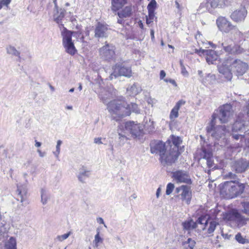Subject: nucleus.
<instances>
[{"instance_id": "obj_1", "label": "nucleus", "mask_w": 249, "mask_h": 249, "mask_svg": "<svg viewBox=\"0 0 249 249\" xmlns=\"http://www.w3.org/2000/svg\"><path fill=\"white\" fill-rule=\"evenodd\" d=\"M248 64L239 59H234L230 56L225 58L221 66L218 67L219 73L224 75L229 81L232 77V72L236 75H243L248 69Z\"/></svg>"}, {"instance_id": "obj_2", "label": "nucleus", "mask_w": 249, "mask_h": 249, "mask_svg": "<svg viewBox=\"0 0 249 249\" xmlns=\"http://www.w3.org/2000/svg\"><path fill=\"white\" fill-rule=\"evenodd\" d=\"M107 109L112 119L116 121L130 114V106H126V103L119 100L110 101L107 104Z\"/></svg>"}, {"instance_id": "obj_3", "label": "nucleus", "mask_w": 249, "mask_h": 249, "mask_svg": "<svg viewBox=\"0 0 249 249\" xmlns=\"http://www.w3.org/2000/svg\"><path fill=\"white\" fill-rule=\"evenodd\" d=\"M245 184L235 181H225L220 188V194L225 198L231 199L242 194Z\"/></svg>"}, {"instance_id": "obj_4", "label": "nucleus", "mask_w": 249, "mask_h": 249, "mask_svg": "<svg viewBox=\"0 0 249 249\" xmlns=\"http://www.w3.org/2000/svg\"><path fill=\"white\" fill-rule=\"evenodd\" d=\"M233 116V110L232 106L230 104H226L220 106L214 111L211 121L217 122L218 120L220 123L225 124L228 123Z\"/></svg>"}, {"instance_id": "obj_5", "label": "nucleus", "mask_w": 249, "mask_h": 249, "mask_svg": "<svg viewBox=\"0 0 249 249\" xmlns=\"http://www.w3.org/2000/svg\"><path fill=\"white\" fill-rule=\"evenodd\" d=\"M217 122L211 121L206 127L207 133L209 136H211L215 140L219 141L221 139L220 145L222 146L225 142V136L228 130L225 125L215 126Z\"/></svg>"}, {"instance_id": "obj_6", "label": "nucleus", "mask_w": 249, "mask_h": 249, "mask_svg": "<svg viewBox=\"0 0 249 249\" xmlns=\"http://www.w3.org/2000/svg\"><path fill=\"white\" fill-rule=\"evenodd\" d=\"M248 118L243 113L238 115L237 118L232 125V132H244L249 134V118L248 121H245Z\"/></svg>"}, {"instance_id": "obj_7", "label": "nucleus", "mask_w": 249, "mask_h": 249, "mask_svg": "<svg viewBox=\"0 0 249 249\" xmlns=\"http://www.w3.org/2000/svg\"><path fill=\"white\" fill-rule=\"evenodd\" d=\"M72 32L66 29L62 33V44L65 48V52L71 55H73L76 53L77 50L72 41Z\"/></svg>"}, {"instance_id": "obj_8", "label": "nucleus", "mask_w": 249, "mask_h": 249, "mask_svg": "<svg viewBox=\"0 0 249 249\" xmlns=\"http://www.w3.org/2000/svg\"><path fill=\"white\" fill-rule=\"evenodd\" d=\"M179 155L178 151H177V148L175 147L174 150L170 148H168L165 151L160 157V160L164 166L170 165L175 163L177 160Z\"/></svg>"}, {"instance_id": "obj_9", "label": "nucleus", "mask_w": 249, "mask_h": 249, "mask_svg": "<svg viewBox=\"0 0 249 249\" xmlns=\"http://www.w3.org/2000/svg\"><path fill=\"white\" fill-rule=\"evenodd\" d=\"M113 71L109 77L110 80L116 78L119 76H123L128 78L132 76V71L130 67H125L122 64H116L113 67Z\"/></svg>"}, {"instance_id": "obj_10", "label": "nucleus", "mask_w": 249, "mask_h": 249, "mask_svg": "<svg viewBox=\"0 0 249 249\" xmlns=\"http://www.w3.org/2000/svg\"><path fill=\"white\" fill-rule=\"evenodd\" d=\"M225 219L239 227L246 225L247 221L249 219L245 218L236 210H233L227 213L225 215Z\"/></svg>"}, {"instance_id": "obj_11", "label": "nucleus", "mask_w": 249, "mask_h": 249, "mask_svg": "<svg viewBox=\"0 0 249 249\" xmlns=\"http://www.w3.org/2000/svg\"><path fill=\"white\" fill-rule=\"evenodd\" d=\"M216 24L219 29L223 32L229 33L231 31L235 33H240L237 27L233 26L230 21H228L225 17H219L216 20Z\"/></svg>"}, {"instance_id": "obj_12", "label": "nucleus", "mask_w": 249, "mask_h": 249, "mask_svg": "<svg viewBox=\"0 0 249 249\" xmlns=\"http://www.w3.org/2000/svg\"><path fill=\"white\" fill-rule=\"evenodd\" d=\"M229 4L230 1L228 0H209L207 2L202 3L199 6V9L204 8L202 12L208 10L211 12L212 8H222Z\"/></svg>"}, {"instance_id": "obj_13", "label": "nucleus", "mask_w": 249, "mask_h": 249, "mask_svg": "<svg viewBox=\"0 0 249 249\" xmlns=\"http://www.w3.org/2000/svg\"><path fill=\"white\" fill-rule=\"evenodd\" d=\"M169 144V141H167L164 143L160 141L154 140L152 141L150 144V151L152 154H159L160 157L168 148Z\"/></svg>"}, {"instance_id": "obj_14", "label": "nucleus", "mask_w": 249, "mask_h": 249, "mask_svg": "<svg viewBox=\"0 0 249 249\" xmlns=\"http://www.w3.org/2000/svg\"><path fill=\"white\" fill-rule=\"evenodd\" d=\"M175 193L178 194V196H180V199L185 201L187 204L190 203L192 198V191L190 187L187 185H182L177 187Z\"/></svg>"}, {"instance_id": "obj_15", "label": "nucleus", "mask_w": 249, "mask_h": 249, "mask_svg": "<svg viewBox=\"0 0 249 249\" xmlns=\"http://www.w3.org/2000/svg\"><path fill=\"white\" fill-rule=\"evenodd\" d=\"M114 51V46L106 42L105 45L99 49V54L103 59L108 60L113 58L115 55Z\"/></svg>"}, {"instance_id": "obj_16", "label": "nucleus", "mask_w": 249, "mask_h": 249, "mask_svg": "<svg viewBox=\"0 0 249 249\" xmlns=\"http://www.w3.org/2000/svg\"><path fill=\"white\" fill-rule=\"evenodd\" d=\"M110 28L107 24L98 22L94 30V36L98 39L107 38L109 35Z\"/></svg>"}, {"instance_id": "obj_17", "label": "nucleus", "mask_w": 249, "mask_h": 249, "mask_svg": "<svg viewBox=\"0 0 249 249\" xmlns=\"http://www.w3.org/2000/svg\"><path fill=\"white\" fill-rule=\"evenodd\" d=\"M231 167L237 173H244L249 168V160L246 159H240L235 160Z\"/></svg>"}, {"instance_id": "obj_18", "label": "nucleus", "mask_w": 249, "mask_h": 249, "mask_svg": "<svg viewBox=\"0 0 249 249\" xmlns=\"http://www.w3.org/2000/svg\"><path fill=\"white\" fill-rule=\"evenodd\" d=\"M173 178L177 183H191L190 177L186 171L178 170L173 173Z\"/></svg>"}, {"instance_id": "obj_19", "label": "nucleus", "mask_w": 249, "mask_h": 249, "mask_svg": "<svg viewBox=\"0 0 249 249\" xmlns=\"http://www.w3.org/2000/svg\"><path fill=\"white\" fill-rule=\"evenodd\" d=\"M124 130L137 137L140 136L142 130L140 124H135L133 122H126L124 125Z\"/></svg>"}, {"instance_id": "obj_20", "label": "nucleus", "mask_w": 249, "mask_h": 249, "mask_svg": "<svg viewBox=\"0 0 249 249\" xmlns=\"http://www.w3.org/2000/svg\"><path fill=\"white\" fill-rule=\"evenodd\" d=\"M247 14V10L242 7L233 11L231 15V18L234 21L239 22L244 20Z\"/></svg>"}, {"instance_id": "obj_21", "label": "nucleus", "mask_w": 249, "mask_h": 249, "mask_svg": "<svg viewBox=\"0 0 249 249\" xmlns=\"http://www.w3.org/2000/svg\"><path fill=\"white\" fill-rule=\"evenodd\" d=\"M200 81L204 85L208 86L212 84L215 80V75L211 73L203 74L201 71H198Z\"/></svg>"}, {"instance_id": "obj_22", "label": "nucleus", "mask_w": 249, "mask_h": 249, "mask_svg": "<svg viewBox=\"0 0 249 249\" xmlns=\"http://www.w3.org/2000/svg\"><path fill=\"white\" fill-rule=\"evenodd\" d=\"M218 58L217 53L213 50H208L206 52V61L209 64H213Z\"/></svg>"}, {"instance_id": "obj_23", "label": "nucleus", "mask_w": 249, "mask_h": 249, "mask_svg": "<svg viewBox=\"0 0 249 249\" xmlns=\"http://www.w3.org/2000/svg\"><path fill=\"white\" fill-rule=\"evenodd\" d=\"M90 171L85 167L82 166L79 169V173L77 176L79 180L81 182H85V180L86 178L89 177Z\"/></svg>"}, {"instance_id": "obj_24", "label": "nucleus", "mask_w": 249, "mask_h": 249, "mask_svg": "<svg viewBox=\"0 0 249 249\" xmlns=\"http://www.w3.org/2000/svg\"><path fill=\"white\" fill-rule=\"evenodd\" d=\"M167 141L170 142L168 148H170L171 146V149L174 150V149H175V147H176L177 151H178V146L182 142L181 139L179 137H176L172 135L171 138V140H169Z\"/></svg>"}, {"instance_id": "obj_25", "label": "nucleus", "mask_w": 249, "mask_h": 249, "mask_svg": "<svg viewBox=\"0 0 249 249\" xmlns=\"http://www.w3.org/2000/svg\"><path fill=\"white\" fill-rule=\"evenodd\" d=\"M132 8L131 6L125 7L121 11L118 12L117 15L120 18L130 17L132 14Z\"/></svg>"}, {"instance_id": "obj_26", "label": "nucleus", "mask_w": 249, "mask_h": 249, "mask_svg": "<svg viewBox=\"0 0 249 249\" xmlns=\"http://www.w3.org/2000/svg\"><path fill=\"white\" fill-rule=\"evenodd\" d=\"M66 11L64 9L60 8L54 10L53 18L57 23H59L65 16Z\"/></svg>"}, {"instance_id": "obj_27", "label": "nucleus", "mask_w": 249, "mask_h": 249, "mask_svg": "<svg viewBox=\"0 0 249 249\" xmlns=\"http://www.w3.org/2000/svg\"><path fill=\"white\" fill-rule=\"evenodd\" d=\"M126 3V0H111L112 10L116 12Z\"/></svg>"}, {"instance_id": "obj_28", "label": "nucleus", "mask_w": 249, "mask_h": 249, "mask_svg": "<svg viewBox=\"0 0 249 249\" xmlns=\"http://www.w3.org/2000/svg\"><path fill=\"white\" fill-rule=\"evenodd\" d=\"M141 90V88L137 83H134L133 85L127 88V92L130 95H136L140 93Z\"/></svg>"}, {"instance_id": "obj_29", "label": "nucleus", "mask_w": 249, "mask_h": 249, "mask_svg": "<svg viewBox=\"0 0 249 249\" xmlns=\"http://www.w3.org/2000/svg\"><path fill=\"white\" fill-rule=\"evenodd\" d=\"M100 96L103 103L107 105L109 103V100L113 98V93L109 91L105 90L100 94Z\"/></svg>"}, {"instance_id": "obj_30", "label": "nucleus", "mask_w": 249, "mask_h": 249, "mask_svg": "<svg viewBox=\"0 0 249 249\" xmlns=\"http://www.w3.org/2000/svg\"><path fill=\"white\" fill-rule=\"evenodd\" d=\"M182 226L184 229L191 230L196 228L197 223H195L193 220H190L182 223Z\"/></svg>"}, {"instance_id": "obj_31", "label": "nucleus", "mask_w": 249, "mask_h": 249, "mask_svg": "<svg viewBox=\"0 0 249 249\" xmlns=\"http://www.w3.org/2000/svg\"><path fill=\"white\" fill-rule=\"evenodd\" d=\"M17 191L18 192V195L20 196L21 199L20 201L22 202L24 199V196H26L27 193V190L26 189V186H20L18 185L17 186Z\"/></svg>"}, {"instance_id": "obj_32", "label": "nucleus", "mask_w": 249, "mask_h": 249, "mask_svg": "<svg viewBox=\"0 0 249 249\" xmlns=\"http://www.w3.org/2000/svg\"><path fill=\"white\" fill-rule=\"evenodd\" d=\"M126 132L124 130L123 132H118L119 140L118 143L120 146H123L128 140V138L126 136Z\"/></svg>"}, {"instance_id": "obj_33", "label": "nucleus", "mask_w": 249, "mask_h": 249, "mask_svg": "<svg viewBox=\"0 0 249 249\" xmlns=\"http://www.w3.org/2000/svg\"><path fill=\"white\" fill-rule=\"evenodd\" d=\"M17 243L16 240L13 237H11L5 244V249H17Z\"/></svg>"}, {"instance_id": "obj_34", "label": "nucleus", "mask_w": 249, "mask_h": 249, "mask_svg": "<svg viewBox=\"0 0 249 249\" xmlns=\"http://www.w3.org/2000/svg\"><path fill=\"white\" fill-rule=\"evenodd\" d=\"M237 46L233 47L232 44L231 43L230 45H228V46H225L223 49L225 51V52L230 53H240V52H238L237 51Z\"/></svg>"}, {"instance_id": "obj_35", "label": "nucleus", "mask_w": 249, "mask_h": 249, "mask_svg": "<svg viewBox=\"0 0 249 249\" xmlns=\"http://www.w3.org/2000/svg\"><path fill=\"white\" fill-rule=\"evenodd\" d=\"M201 156L203 159L207 160L209 159H212L213 154L211 150L207 149L205 148H203Z\"/></svg>"}, {"instance_id": "obj_36", "label": "nucleus", "mask_w": 249, "mask_h": 249, "mask_svg": "<svg viewBox=\"0 0 249 249\" xmlns=\"http://www.w3.org/2000/svg\"><path fill=\"white\" fill-rule=\"evenodd\" d=\"M195 223H197V224H200V225H203L204 224V227H203L202 229L204 231L205 230L206 228V225L208 224V221L207 217L206 216H201L198 218V219L196 220Z\"/></svg>"}, {"instance_id": "obj_37", "label": "nucleus", "mask_w": 249, "mask_h": 249, "mask_svg": "<svg viewBox=\"0 0 249 249\" xmlns=\"http://www.w3.org/2000/svg\"><path fill=\"white\" fill-rule=\"evenodd\" d=\"M218 225V223L214 221H212L210 222L209 227L208 228L207 232L209 234H212L214 231L216 227Z\"/></svg>"}, {"instance_id": "obj_38", "label": "nucleus", "mask_w": 249, "mask_h": 249, "mask_svg": "<svg viewBox=\"0 0 249 249\" xmlns=\"http://www.w3.org/2000/svg\"><path fill=\"white\" fill-rule=\"evenodd\" d=\"M7 53L9 54L14 55L15 56H18L19 53L16 49L13 46H10L7 48Z\"/></svg>"}, {"instance_id": "obj_39", "label": "nucleus", "mask_w": 249, "mask_h": 249, "mask_svg": "<svg viewBox=\"0 0 249 249\" xmlns=\"http://www.w3.org/2000/svg\"><path fill=\"white\" fill-rule=\"evenodd\" d=\"M41 202L43 204H46L48 199V194L45 190L42 189L41 191Z\"/></svg>"}, {"instance_id": "obj_40", "label": "nucleus", "mask_w": 249, "mask_h": 249, "mask_svg": "<svg viewBox=\"0 0 249 249\" xmlns=\"http://www.w3.org/2000/svg\"><path fill=\"white\" fill-rule=\"evenodd\" d=\"M224 178L226 179H233V181H235V182H237L236 179H238L237 175L231 172L225 174L224 175Z\"/></svg>"}, {"instance_id": "obj_41", "label": "nucleus", "mask_w": 249, "mask_h": 249, "mask_svg": "<svg viewBox=\"0 0 249 249\" xmlns=\"http://www.w3.org/2000/svg\"><path fill=\"white\" fill-rule=\"evenodd\" d=\"M144 128L149 132L153 131L154 130L153 122L150 120L148 123L147 122L144 124Z\"/></svg>"}, {"instance_id": "obj_42", "label": "nucleus", "mask_w": 249, "mask_h": 249, "mask_svg": "<svg viewBox=\"0 0 249 249\" xmlns=\"http://www.w3.org/2000/svg\"><path fill=\"white\" fill-rule=\"evenodd\" d=\"M157 2L155 0H152L147 5L148 12H155Z\"/></svg>"}, {"instance_id": "obj_43", "label": "nucleus", "mask_w": 249, "mask_h": 249, "mask_svg": "<svg viewBox=\"0 0 249 249\" xmlns=\"http://www.w3.org/2000/svg\"><path fill=\"white\" fill-rule=\"evenodd\" d=\"M178 110L173 107L170 114V119L171 120H174L175 119L178 118Z\"/></svg>"}, {"instance_id": "obj_44", "label": "nucleus", "mask_w": 249, "mask_h": 249, "mask_svg": "<svg viewBox=\"0 0 249 249\" xmlns=\"http://www.w3.org/2000/svg\"><path fill=\"white\" fill-rule=\"evenodd\" d=\"M126 106H130V112L132 111L137 114L140 113V110L139 109L137 104L131 103V104L128 105L126 104Z\"/></svg>"}, {"instance_id": "obj_45", "label": "nucleus", "mask_w": 249, "mask_h": 249, "mask_svg": "<svg viewBox=\"0 0 249 249\" xmlns=\"http://www.w3.org/2000/svg\"><path fill=\"white\" fill-rule=\"evenodd\" d=\"M244 213L249 215V202H244L241 203Z\"/></svg>"}, {"instance_id": "obj_46", "label": "nucleus", "mask_w": 249, "mask_h": 249, "mask_svg": "<svg viewBox=\"0 0 249 249\" xmlns=\"http://www.w3.org/2000/svg\"><path fill=\"white\" fill-rule=\"evenodd\" d=\"M102 242L103 239L100 237L99 235V232L98 231L97 233L95 235L94 240L93 241L95 247H98L99 243H102Z\"/></svg>"}, {"instance_id": "obj_47", "label": "nucleus", "mask_w": 249, "mask_h": 249, "mask_svg": "<svg viewBox=\"0 0 249 249\" xmlns=\"http://www.w3.org/2000/svg\"><path fill=\"white\" fill-rule=\"evenodd\" d=\"M188 244V247L186 249H194L196 245V242L192 240L191 238H188L186 243Z\"/></svg>"}, {"instance_id": "obj_48", "label": "nucleus", "mask_w": 249, "mask_h": 249, "mask_svg": "<svg viewBox=\"0 0 249 249\" xmlns=\"http://www.w3.org/2000/svg\"><path fill=\"white\" fill-rule=\"evenodd\" d=\"M175 188L174 184L172 183H169L166 186V194L170 195L173 192Z\"/></svg>"}, {"instance_id": "obj_49", "label": "nucleus", "mask_w": 249, "mask_h": 249, "mask_svg": "<svg viewBox=\"0 0 249 249\" xmlns=\"http://www.w3.org/2000/svg\"><path fill=\"white\" fill-rule=\"evenodd\" d=\"M235 238L240 243L245 244L246 243V239L243 237L240 233H238L235 235Z\"/></svg>"}, {"instance_id": "obj_50", "label": "nucleus", "mask_w": 249, "mask_h": 249, "mask_svg": "<svg viewBox=\"0 0 249 249\" xmlns=\"http://www.w3.org/2000/svg\"><path fill=\"white\" fill-rule=\"evenodd\" d=\"M71 234V232L69 231V232L64 234L63 235H58L57 236V239L60 241H62L67 239Z\"/></svg>"}, {"instance_id": "obj_51", "label": "nucleus", "mask_w": 249, "mask_h": 249, "mask_svg": "<svg viewBox=\"0 0 249 249\" xmlns=\"http://www.w3.org/2000/svg\"><path fill=\"white\" fill-rule=\"evenodd\" d=\"M186 102L183 100H179L176 104L174 108L177 109V110H179L180 107L185 105Z\"/></svg>"}, {"instance_id": "obj_52", "label": "nucleus", "mask_w": 249, "mask_h": 249, "mask_svg": "<svg viewBox=\"0 0 249 249\" xmlns=\"http://www.w3.org/2000/svg\"><path fill=\"white\" fill-rule=\"evenodd\" d=\"M235 132H233L232 134V138L236 140H238L239 139H242L244 138V135L242 134H235Z\"/></svg>"}, {"instance_id": "obj_53", "label": "nucleus", "mask_w": 249, "mask_h": 249, "mask_svg": "<svg viewBox=\"0 0 249 249\" xmlns=\"http://www.w3.org/2000/svg\"><path fill=\"white\" fill-rule=\"evenodd\" d=\"M62 144V141L61 140H58L57 142V144L56 146V149L57 152L56 157H58V155L60 152V145Z\"/></svg>"}, {"instance_id": "obj_54", "label": "nucleus", "mask_w": 249, "mask_h": 249, "mask_svg": "<svg viewBox=\"0 0 249 249\" xmlns=\"http://www.w3.org/2000/svg\"><path fill=\"white\" fill-rule=\"evenodd\" d=\"M243 111L244 112L243 113L249 118V100L248 105L245 107Z\"/></svg>"}, {"instance_id": "obj_55", "label": "nucleus", "mask_w": 249, "mask_h": 249, "mask_svg": "<svg viewBox=\"0 0 249 249\" xmlns=\"http://www.w3.org/2000/svg\"><path fill=\"white\" fill-rule=\"evenodd\" d=\"M11 1V0H0V3H1V4L3 6H7L10 4Z\"/></svg>"}, {"instance_id": "obj_56", "label": "nucleus", "mask_w": 249, "mask_h": 249, "mask_svg": "<svg viewBox=\"0 0 249 249\" xmlns=\"http://www.w3.org/2000/svg\"><path fill=\"white\" fill-rule=\"evenodd\" d=\"M146 17L153 21L155 18L154 12H148V16Z\"/></svg>"}, {"instance_id": "obj_57", "label": "nucleus", "mask_w": 249, "mask_h": 249, "mask_svg": "<svg viewBox=\"0 0 249 249\" xmlns=\"http://www.w3.org/2000/svg\"><path fill=\"white\" fill-rule=\"evenodd\" d=\"M208 50H204L202 49H199V55L201 56L202 55H206V52Z\"/></svg>"}, {"instance_id": "obj_58", "label": "nucleus", "mask_w": 249, "mask_h": 249, "mask_svg": "<svg viewBox=\"0 0 249 249\" xmlns=\"http://www.w3.org/2000/svg\"><path fill=\"white\" fill-rule=\"evenodd\" d=\"M164 81L166 82H169L170 83H171L172 84H173V85L176 86H177V84H176V81L174 80V79H164Z\"/></svg>"}, {"instance_id": "obj_59", "label": "nucleus", "mask_w": 249, "mask_h": 249, "mask_svg": "<svg viewBox=\"0 0 249 249\" xmlns=\"http://www.w3.org/2000/svg\"><path fill=\"white\" fill-rule=\"evenodd\" d=\"M207 164L209 167H212L213 164V161L212 160V159H207Z\"/></svg>"}, {"instance_id": "obj_60", "label": "nucleus", "mask_w": 249, "mask_h": 249, "mask_svg": "<svg viewBox=\"0 0 249 249\" xmlns=\"http://www.w3.org/2000/svg\"><path fill=\"white\" fill-rule=\"evenodd\" d=\"M94 142L96 144H102L101 139L100 138H96L94 140Z\"/></svg>"}, {"instance_id": "obj_61", "label": "nucleus", "mask_w": 249, "mask_h": 249, "mask_svg": "<svg viewBox=\"0 0 249 249\" xmlns=\"http://www.w3.org/2000/svg\"><path fill=\"white\" fill-rule=\"evenodd\" d=\"M166 76V73L163 70L160 71V78L163 79Z\"/></svg>"}, {"instance_id": "obj_62", "label": "nucleus", "mask_w": 249, "mask_h": 249, "mask_svg": "<svg viewBox=\"0 0 249 249\" xmlns=\"http://www.w3.org/2000/svg\"><path fill=\"white\" fill-rule=\"evenodd\" d=\"M97 221L98 223H99L100 224H104V226L106 227V225L104 224V220L101 217H99L97 219Z\"/></svg>"}, {"instance_id": "obj_63", "label": "nucleus", "mask_w": 249, "mask_h": 249, "mask_svg": "<svg viewBox=\"0 0 249 249\" xmlns=\"http://www.w3.org/2000/svg\"><path fill=\"white\" fill-rule=\"evenodd\" d=\"M181 72L184 75H185L186 74H188V72H187L185 67H182V68H181Z\"/></svg>"}, {"instance_id": "obj_64", "label": "nucleus", "mask_w": 249, "mask_h": 249, "mask_svg": "<svg viewBox=\"0 0 249 249\" xmlns=\"http://www.w3.org/2000/svg\"><path fill=\"white\" fill-rule=\"evenodd\" d=\"M160 192H161V188L160 187H159L156 192L157 197L158 198L160 196Z\"/></svg>"}]
</instances>
